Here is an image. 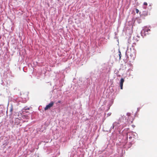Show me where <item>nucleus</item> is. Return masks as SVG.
Wrapping results in <instances>:
<instances>
[{
	"label": "nucleus",
	"mask_w": 157,
	"mask_h": 157,
	"mask_svg": "<svg viewBox=\"0 0 157 157\" xmlns=\"http://www.w3.org/2000/svg\"><path fill=\"white\" fill-rule=\"evenodd\" d=\"M117 124H118L117 123H113V126H112V128H113L114 127V126L116 125Z\"/></svg>",
	"instance_id": "39448f33"
},
{
	"label": "nucleus",
	"mask_w": 157,
	"mask_h": 157,
	"mask_svg": "<svg viewBox=\"0 0 157 157\" xmlns=\"http://www.w3.org/2000/svg\"><path fill=\"white\" fill-rule=\"evenodd\" d=\"M147 2H144V6H147Z\"/></svg>",
	"instance_id": "0eeeda50"
},
{
	"label": "nucleus",
	"mask_w": 157,
	"mask_h": 157,
	"mask_svg": "<svg viewBox=\"0 0 157 157\" xmlns=\"http://www.w3.org/2000/svg\"><path fill=\"white\" fill-rule=\"evenodd\" d=\"M19 119H18V118H16L15 120V123H17V121H19Z\"/></svg>",
	"instance_id": "423d86ee"
},
{
	"label": "nucleus",
	"mask_w": 157,
	"mask_h": 157,
	"mask_svg": "<svg viewBox=\"0 0 157 157\" xmlns=\"http://www.w3.org/2000/svg\"><path fill=\"white\" fill-rule=\"evenodd\" d=\"M60 102H61V101H58V102H57V103H60Z\"/></svg>",
	"instance_id": "9b49d317"
},
{
	"label": "nucleus",
	"mask_w": 157,
	"mask_h": 157,
	"mask_svg": "<svg viewBox=\"0 0 157 157\" xmlns=\"http://www.w3.org/2000/svg\"><path fill=\"white\" fill-rule=\"evenodd\" d=\"M143 8L145 9H146L147 8V6H144L143 7Z\"/></svg>",
	"instance_id": "9d476101"
},
{
	"label": "nucleus",
	"mask_w": 157,
	"mask_h": 157,
	"mask_svg": "<svg viewBox=\"0 0 157 157\" xmlns=\"http://www.w3.org/2000/svg\"><path fill=\"white\" fill-rule=\"evenodd\" d=\"M136 13H138L139 12V10L138 9H136Z\"/></svg>",
	"instance_id": "6e6552de"
},
{
	"label": "nucleus",
	"mask_w": 157,
	"mask_h": 157,
	"mask_svg": "<svg viewBox=\"0 0 157 157\" xmlns=\"http://www.w3.org/2000/svg\"><path fill=\"white\" fill-rule=\"evenodd\" d=\"M119 59H120L121 58V52L119 50Z\"/></svg>",
	"instance_id": "20e7f679"
},
{
	"label": "nucleus",
	"mask_w": 157,
	"mask_h": 157,
	"mask_svg": "<svg viewBox=\"0 0 157 157\" xmlns=\"http://www.w3.org/2000/svg\"><path fill=\"white\" fill-rule=\"evenodd\" d=\"M29 108H26V109H25V110H27H27H29Z\"/></svg>",
	"instance_id": "f8f14e48"
},
{
	"label": "nucleus",
	"mask_w": 157,
	"mask_h": 157,
	"mask_svg": "<svg viewBox=\"0 0 157 157\" xmlns=\"http://www.w3.org/2000/svg\"><path fill=\"white\" fill-rule=\"evenodd\" d=\"M111 113H108L107 115L108 116H109L111 115Z\"/></svg>",
	"instance_id": "1a4fd4ad"
},
{
	"label": "nucleus",
	"mask_w": 157,
	"mask_h": 157,
	"mask_svg": "<svg viewBox=\"0 0 157 157\" xmlns=\"http://www.w3.org/2000/svg\"><path fill=\"white\" fill-rule=\"evenodd\" d=\"M132 126L133 127V128H134L135 127V125H132Z\"/></svg>",
	"instance_id": "ddd939ff"
},
{
	"label": "nucleus",
	"mask_w": 157,
	"mask_h": 157,
	"mask_svg": "<svg viewBox=\"0 0 157 157\" xmlns=\"http://www.w3.org/2000/svg\"><path fill=\"white\" fill-rule=\"evenodd\" d=\"M54 103L53 102H51L49 104L46 106L44 109L46 110L49 109L53 105Z\"/></svg>",
	"instance_id": "f257e3e1"
},
{
	"label": "nucleus",
	"mask_w": 157,
	"mask_h": 157,
	"mask_svg": "<svg viewBox=\"0 0 157 157\" xmlns=\"http://www.w3.org/2000/svg\"><path fill=\"white\" fill-rule=\"evenodd\" d=\"M144 33L145 34H147L148 32L150 31V29L147 27H145L143 29Z\"/></svg>",
	"instance_id": "f03ea898"
},
{
	"label": "nucleus",
	"mask_w": 157,
	"mask_h": 157,
	"mask_svg": "<svg viewBox=\"0 0 157 157\" xmlns=\"http://www.w3.org/2000/svg\"><path fill=\"white\" fill-rule=\"evenodd\" d=\"M124 81V80L123 78H122L121 79L120 81V87H121V89H123V82Z\"/></svg>",
	"instance_id": "7ed1b4c3"
}]
</instances>
